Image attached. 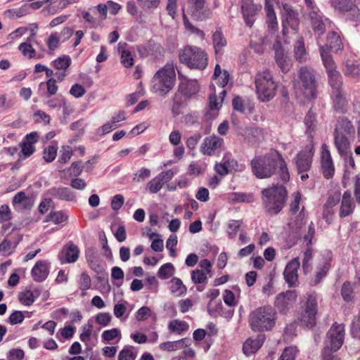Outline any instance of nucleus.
Masks as SVG:
<instances>
[{
  "mask_svg": "<svg viewBox=\"0 0 360 360\" xmlns=\"http://www.w3.org/2000/svg\"><path fill=\"white\" fill-rule=\"evenodd\" d=\"M200 89V86L196 79L183 78L178 86V92L189 98L196 95Z\"/></svg>",
  "mask_w": 360,
  "mask_h": 360,
  "instance_id": "22",
  "label": "nucleus"
},
{
  "mask_svg": "<svg viewBox=\"0 0 360 360\" xmlns=\"http://www.w3.org/2000/svg\"><path fill=\"white\" fill-rule=\"evenodd\" d=\"M189 326L185 321L175 319L171 321L168 324V328L171 332L181 334L182 332L188 330Z\"/></svg>",
  "mask_w": 360,
  "mask_h": 360,
  "instance_id": "40",
  "label": "nucleus"
},
{
  "mask_svg": "<svg viewBox=\"0 0 360 360\" xmlns=\"http://www.w3.org/2000/svg\"><path fill=\"white\" fill-rule=\"evenodd\" d=\"M300 266V263L298 257L294 258L286 265L283 276L289 287L297 285L298 282L297 270Z\"/></svg>",
  "mask_w": 360,
  "mask_h": 360,
  "instance_id": "19",
  "label": "nucleus"
},
{
  "mask_svg": "<svg viewBox=\"0 0 360 360\" xmlns=\"http://www.w3.org/2000/svg\"><path fill=\"white\" fill-rule=\"evenodd\" d=\"M184 339L174 341V342H165L160 345V349L165 351H174L178 349H181L183 347Z\"/></svg>",
  "mask_w": 360,
  "mask_h": 360,
  "instance_id": "53",
  "label": "nucleus"
},
{
  "mask_svg": "<svg viewBox=\"0 0 360 360\" xmlns=\"http://www.w3.org/2000/svg\"><path fill=\"white\" fill-rule=\"evenodd\" d=\"M205 4V0H188V9L193 18L204 20L210 18V10Z\"/></svg>",
  "mask_w": 360,
  "mask_h": 360,
  "instance_id": "13",
  "label": "nucleus"
},
{
  "mask_svg": "<svg viewBox=\"0 0 360 360\" xmlns=\"http://www.w3.org/2000/svg\"><path fill=\"white\" fill-rule=\"evenodd\" d=\"M314 156V147L311 146L309 148H306L300 151L295 159V162L299 174L307 172L311 166L312 158Z\"/></svg>",
  "mask_w": 360,
  "mask_h": 360,
  "instance_id": "17",
  "label": "nucleus"
},
{
  "mask_svg": "<svg viewBox=\"0 0 360 360\" xmlns=\"http://www.w3.org/2000/svg\"><path fill=\"white\" fill-rule=\"evenodd\" d=\"M316 42L319 46L321 57L328 74V82L342 79V77L337 70V66L328 50L323 45L320 44L319 38L316 39Z\"/></svg>",
  "mask_w": 360,
  "mask_h": 360,
  "instance_id": "12",
  "label": "nucleus"
},
{
  "mask_svg": "<svg viewBox=\"0 0 360 360\" xmlns=\"http://www.w3.org/2000/svg\"><path fill=\"white\" fill-rule=\"evenodd\" d=\"M179 60L192 69L204 70L207 65V54L201 48L186 46L179 51Z\"/></svg>",
  "mask_w": 360,
  "mask_h": 360,
  "instance_id": "7",
  "label": "nucleus"
},
{
  "mask_svg": "<svg viewBox=\"0 0 360 360\" xmlns=\"http://www.w3.org/2000/svg\"><path fill=\"white\" fill-rule=\"evenodd\" d=\"M16 99L14 96L1 95L0 96V110L8 111L16 104Z\"/></svg>",
  "mask_w": 360,
  "mask_h": 360,
  "instance_id": "42",
  "label": "nucleus"
},
{
  "mask_svg": "<svg viewBox=\"0 0 360 360\" xmlns=\"http://www.w3.org/2000/svg\"><path fill=\"white\" fill-rule=\"evenodd\" d=\"M276 312L271 306L257 308L250 314L249 321L255 331L271 330L275 326Z\"/></svg>",
  "mask_w": 360,
  "mask_h": 360,
  "instance_id": "4",
  "label": "nucleus"
},
{
  "mask_svg": "<svg viewBox=\"0 0 360 360\" xmlns=\"http://www.w3.org/2000/svg\"><path fill=\"white\" fill-rule=\"evenodd\" d=\"M150 174V169L146 167H141L138 172L133 174L132 180L138 183L142 182L149 178Z\"/></svg>",
  "mask_w": 360,
  "mask_h": 360,
  "instance_id": "56",
  "label": "nucleus"
},
{
  "mask_svg": "<svg viewBox=\"0 0 360 360\" xmlns=\"http://www.w3.org/2000/svg\"><path fill=\"white\" fill-rule=\"evenodd\" d=\"M255 84L260 101L268 102L275 96L278 85L269 70L259 72L255 75Z\"/></svg>",
  "mask_w": 360,
  "mask_h": 360,
  "instance_id": "6",
  "label": "nucleus"
},
{
  "mask_svg": "<svg viewBox=\"0 0 360 360\" xmlns=\"http://www.w3.org/2000/svg\"><path fill=\"white\" fill-rule=\"evenodd\" d=\"M342 72L347 77L358 78L360 75V63L354 60H347L343 64Z\"/></svg>",
  "mask_w": 360,
  "mask_h": 360,
  "instance_id": "31",
  "label": "nucleus"
},
{
  "mask_svg": "<svg viewBox=\"0 0 360 360\" xmlns=\"http://www.w3.org/2000/svg\"><path fill=\"white\" fill-rule=\"evenodd\" d=\"M265 336L263 334L258 335L256 338H249L243 344V350L247 355L256 352L263 345Z\"/></svg>",
  "mask_w": 360,
  "mask_h": 360,
  "instance_id": "28",
  "label": "nucleus"
},
{
  "mask_svg": "<svg viewBox=\"0 0 360 360\" xmlns=\"http://www.w3.org/2000/svg\"><path fill=\"white\" fill-rule=\"evenodd\" d=\"M79 254L78 247L74 243H70L63 247L58 257L61 263H73L77 260Z\"/></svg>",
  "mask_w": 360,
  "mask_h": 360,
  "instance_id": "25",
  "label": "nucleus"
},
{
  "mask_svg": "<svg viewBox=\"0 0 360 360\" xmlns=\"http://www.w3.org/2000/svg\"><path fill=\"white\" fill-rule=\"evenodd\" d=\"M111 315L106 312L98 313L95 318L96 322L102 326H107L111 321Z\"/></svg>",
  "mask_w": 360,
  "mask_h": 360,
  "instance_id": "63",
  "label": "nucleus"
},
{
  "mask_svg": "<svg viewBox=\"0 0 360 360\" xmlns=\"http://www.w3.org/2000/svg\"><path fill=\"white\" fill-rule=\"evenodd\" d=\"M176 73L173 63H167L160 69L152 79L153 89L162 96L166 95L174 86Z\"/></svg>",
  "mask_w": 360,
  "mask_h": 360,
  "instance_id": "5",
  "label": "nucleus"
},
{
  "mask_svg": "<svg viewBox=\"0 0 360 360\" xmlns=\"http://www.w3.org/2000/svg\"><path fill=\"white\" fill-rule=\"evenodd\" d=\"M263 130L259 127L246 128L243 136L245 139L251 144H255L263 138Z\"/></svg>",
  "mask_w": 360,
  "mask_h": 360,
  "instance_id": "37",
  "label": "nucleus"
},
{
  "mask_svg": "<svg viewBox=\"0 0 360 360\" xmlns=\"http://www.w3.org/2000/svg\"><path fill=\"white\" fill-rule=\"evenodd\" d=\"M71 59L68 56L59 57L52 62V65L58 70L66 71L70 67Z\"/></svg>",
  "mask_w": 360,
  "mask_h": 360,
  "instance_id": "47",
  "label": "nucleus"
},
{
  "mask_svg": "<svg viewBox=\"0 0 360 360\" xmlns=\"http://www.w3.org/2000/svg\"><path fill=\"white\" fill-rule=\"evenodd\" d=\"M300 84L305 97L314 98L316 92V82L314 70L307 67H302L299 71Z\"/></svg>",
  "mask_w": 360,
  "mask_h": 360,
  "instance_id": "10",
  "label": "nucleus"
},
{
  "mask_svg": "<svg viewBox=\"0 0 360 360\" xmlns=\"http://www.w3.org/2000/svg\"><path fill=\"white\" fill-rule=\"evenodd\" d=\"M275 54V58L278 66L283 72H288L292 65L291 60L282 50L276 49Z\"/></svg>",
  "mask_w": 360,
  "mask_h": 360,
  "instance_id": "38",
  "label": "nucleus"
},
{
  "mask_svg": "<svg viewBox=\"0 0 360 360\" xmlns=\"http://www.w3.org/2000/svg\"><path fill=\"white\" fill-rule=\"evenodd\" d=\"M243 224L242 220H230L227 223L226 233L229 239H234L237 235V233L240 227Z\"/></svg>",
  "mask_w": 360,
  "mask_h": 360,
  "instance_id": "43",
  "label": "nucleus"
},
{
  "mask_svg": "<svg viewBox=\"0 0 360 360\" xmlns=\"http://www.w3.org/2000/svg\"><path fill=\"white\" fill-rule=\"evenodd\" d=\"M312 250L310 248H307L304 252L303 259H302V269L304 274H307L310 269L311 264L310 262L312 259Z\"/></svg>",
  "mask_w": 360,
  "mask_h": 360,
  "instance_id": "61",
  "label": "nucleus"
},
{
  "mask_svg": "<svg viewBox=\"0 0 360 360\" xmlns=\"http://www.w3.org/2000/svg\"><path fill=\"white\" fill-rule=\"evenodd\" d=\"M68 215L63 211L51 212L46 217V221H52L55 224H59L68 220Z\"/></svg>",
  "mask_w": 360,
  "mask_h": 360,
  "instance_id": "46",
  "label": "nucleus"
},
{
  "mask_svg": "<svg viewBox=\"0 0 360 360\" xmlns=\"http://www.w3.org/2000/svg\"><path fill=\"white\" fill-rule=\"evenodd\" d=\"M297 294L295 290H287L278 294L275 300V307L281 313L285 314L296 301Z\"/></svg>",
  "mask_w": 360,
  "mask_h": 360,
  "instance_id": "18",
  "label": "nucleus"
},
{
  "mask_svg": "<svg viewBox=\"0 0 360 360\" xmlns=\"http://www.w3.org/2000/svg\"><path fill=\"white\" fill-rule=\"evenodd\" d=\"M127 43L120 42L117 45L118 52L121 56V63L126 68H129L134 65V58L131 51L127 49Z\"/></svg>",
  "mask_w": 360,
  "mask_h": 360,
  "instance_id": "34",
  "label": "nucleus"
},
{
  "mask_svg": "<svg viewBox=\"0 0 360 360\" xmlns=\"http://www.w3.org/2000/svg\"><path fill=\"white\" fill-rule=\"evenodd\" d=\"M294 55L297 60L304 62L307 58V53L302 38L299 39L294 45Z\"/></svg>",
  "mask_w": 360,
  "mask_h": 360,
  "instance_id": "39",
  "label": "nucleus"
},
{
  "mask_svg": "<svg viewBox=\"0 0 360 360\" xmlns=\"http://www.w3.org/2000/svg\"><path fill=\"white\" fill-rule=\"evenodd\" d=\"M258 8V6L254 4L252 0H242L241 11L245 23L248 27L252 26Z\"/></svg>",
  "mask_w": 360,
  "mask_h": 360,
  "instance_id": "24",
  "label": "nucleus"
},
{
  "mask_svg": "<svg viewBox=\"0 0 360 360\" xmlns=\"http://www.w3.org/2000/svg\"><path fill=\"white\" fill-rule=\"evenodd\" d=\"M18 49L25 57L33 58L36 56L35 49L27 41L20 44Z\"/></svg>",
  "mask_w": 360,
  "mask_h": 360,
  "instance_id": "51",
  "label": "nucleus"
},
{
  "mask_svg": "<svg viewBox=\"0 0 360 360\" xmlns=\"http://www.w3.org/2000/svg\"><path fill=\"white\" fill-rule=\"evenodd\" d=\"M222 139L216 136H211L205 138L200 146V152L206 155H213L221 147Z\"/></svg>",
  "mask_w": 360,
  "mask_h": 360,
  "instance_id": "23",
  "label": "nucleus"
},
{
  "mask_svg": "<svg viewBox=\"0 0 360 360\" xmlns=\"http://www.w3.org/2000/svg\"><path fill=\"white\" fill-rule=\"evenodd\" d=\"M309 16L314 33L317 34L319 36L324 34L326 32V22L323 20L320 10L318 8L317 11L313 10L309 11Z\"/></svg>",
  "mask_w": 360,
  "mask_h": 360,
  "instance_id": "26",
  "label": "nucleus"
},
{
  "mask_svg": "<svg viewBox=\"0 0 360 360\" xmlns=\"http://www.w3.org/2000/svg\"><path fill=\"white\" fill-rule=\"evenodd\" d=\"M297 352V348L295 347H286L280 356L279 360H295Z\"/></svg>",
  "mask_w": 360,
  "mask_h": 360,
  "instance_id": "62",
  "label": "nucleus"
},
{
  "mask_svg": "<svg viewBox=\"0 0 360 360\" xmlns=\"http://www.w3.org/2000/svg\"><path fill=\"white\" fill-rule=\"evenodd\" d=\"M163 186L164 184L158 177V176H156L148 182L146 185V188L149 191L150 193H157L162 189Z\"/></svg>",
  "mask_w": 360,
  "mask_h": 360,
  "instance_id": "52",
  "label": "nucleus"
},
{
  "mask_svg": "<svg viewBox=\"0 0 360 360\" xmlns=\"http://www.w3.org/2000/svg\"><path fill=\"white\" fill-rule=\"evenodd\" d=\"M340 192H335L330 194L323 207V217L327 221L329 215L332 214V208L337 205L340 201Z\"/></svg>",
  "mask_w": 360,
  "mask_h": 360,
  "instance_id": "36",
  "label": "nucleus"
},
{
  "mask_svg": "<svg viewBox=\"0 0 360 360\" xmlns=\"http://www.w3.org/2000/svg\"><path fill=\"white\" fill-rule=\"evenodd\" d=\"M171 292L178 296L182 295L186 293L187 288L184 285L182 281L179 278H173L171 280Z\"/></svg>",
  "mask_w": 360,
  "mask_h": 360,
  "instance_id": "41",
  "label": "nucleus"
},
{
  "mask_svg": "<svg viewBox=\"0 0 360 360\" xmlns=\"http://www.w3.org/2000/svg\"><path fill=\"white\" fill-rule=\"evenodd\" d=\"M132 346H125L118 354V360H135L136 354L133 351Z\"/></svg>",
  "mask_w": 360,
  "mask_h": 360,
  "instance_id": "50",
  "label": "nucleus"
},
{
  "mask_svg": "<svg viewBox=\"0 0 360 360\" xmlns=\"http://www.w3.org/2000/svg\"><path fill=\"white\" fill-rule=\"evenodd\" d=\"M321 165L324 177L331 178L335 172V167L329 148L326 143L321 145Z\"/></svg>",
  "mask_w": 360,
  "mask_h": 360,
  "instance_id": "15",
  "label": "nucleus"
},
{
  "mask_svg": "<svg viewBox=\"0 0 360 360\" xmlns=\"http://www.w3.org/2000/svg\"><path fill=\"white\" fill-rule=\"evenodd\" d=\"M355 208V204L354 203L351 192L347 191L344 193L341 201V205L340 208L339 215L343 218L352 214Z\"/></svg>",
  "mask_w": 360,
  "mask_h": 360,
  "instance_id": "27",
  "label": "nucleus"
},
{
  "mask_svg": "<svg viewBox=\"0 0 360 360\" xmlns=\"http://www.w3.org/2000/svg\"><path fill=\"white\" fill-rule=\"evenodd\" d=\"M327 50L329 49L334 51H338L343 49V44L340 36L336 32H330L327 35V44L324 46Z\"/></svg>",
  "mask_w": 360,
  "mask_h": 360,
  "instance_id": "35",
  "label": "nucleus"
},
{
  "mask_svg": "<svg viewBox=\"0 0 360 360\" xmlns=\"http://www.w3.org/2000/svg\"><path fill=\"white\" fill-rule=\"evenodd\" d=\"M14 206H19L24 210H30L33 207L34 202L31 198L26 195L23 191L18 192L12 200Z\"/></svg>",
  "mask_w": 360,
  "mask_h": 360,
  "instance_id": "32",
  "label": "nucleus"
},
{
  "mask_svg": "<svg viewBox=\"0 0 360 360\" xmlns=\"http://www.w3.org/2000/svg\"><path fill=\"white\" fill-rule=\"evenodd\" d=\"M304 124L307 128V133L309 135H311V134L315 131L316 127L315 115L312 113L311 110H309L305 116Z\"/></svg>",
  "mask_w": 360,
  "mask_h": 360,
  "instance_id": "48",
  "label": "nucleus"
},
{
  "mask_svg": "<svg viewBox=\"0 0 360 360\" xmlns=\"http://www.w3.org/2000/svg\"><path fill=\"white\" fill-rule=\"evenodd\" d=\"M283 32H285L287 26L296 30L299 26L298 14L290 6L285 4L282 9Z\"/></svg>",
  "mask_w": 360,
  "mask_h": 360,
  "instance_id": "20",
  "label": "nucleus"
},
{
  "mask_svg": "<svg viewBox=\"0 0 360 360\" xmlns=\"http://www.w3.org/2000/svg\"><path fill=\"white\" fill-rule=\"evenodd\" d=\"M52 96H46L44 104L51 109H60L65 105V101L62 96L51 97Z\"/></svg>",
  "mask_w": 360,
  "mask_h": 360,
  "instance_id": "44",
  "label": "nucleus"
},
{
  "mask_svg": "<svg viewBox=\"0 0 360 360\" xmlns=\"http://www.w3.org/2000/svg\"><path fill=\"white\" fill-rule=\"evenodd\" d=\"M317 297L315 294H309L307 301L297 313V319L302 326L313 328L316 323Z\"/></svg>",
  "mask_w": 360,
  "mask_h": 360,
  "instance_id": "8",
  "label": "nucleus"
},
{
  "mask_svg": "<svg viewBox=\"0 0 360 360\" xmlns=\"http://www.w3.org/2000/svg\"><path fill=\"white\" fill-rule=\"evenodd\" d=\"M356 129L352 122L347 117L339 116L334 125L333 143L338 153H343L350 148V138L354 136Z\"/></svg>",
  "mask_w": 360,
  "mask_h": 360,
  "instance_id": "2",
  "label": "nucleus"
},
{
  "mask_svg": "<svg viewBox=\"0 0 360 360\" xmlns=\"http://www.w3.org/2000/svg\"><path fill=\"white\" fill-rule=\"evenodd\" d=\"M51 264L46 260L37 261L31 270V275L35 282H43L49 274Z\"/></svg>",
  "mask_w": 360,
  "mask_h": 360,
  "instance_id": "21",
  "label": "nucleus"
},
{
  "mask_svg": "<svg viewBox=\"0 0 360 360\" xmlns=\"http://www.w3.org/2000/svg\"><path fill=\"white\" fill-rule=\"evenodd\" d=\"M330 269V264L328 262H325L322 265L317 267V271L315 278L313 281L314 285H317L324 278Z\"/></svg>",
  "mask_w": 360,
  "mask_h": 360,
  "instance_id": "49",
  "label": "nucleus"
},
{
  "mask_svg": "<svg viewBox=\"0 0 360 360\" xmlns=\"http://www.w3.org/2000/svg\"><path fill=\"white\" fill-rule=\"evenodd\" d=\"M191 276L194 284L205 283L207 280L206 273L198 269L192 271Z\"/></svg>",
  "mask_w": 360,
  "mask_h": 360,
  "instance_id": "54",
  "label": "nucleus"
},
{
  "mask_svg": "<svg viewBox=\"0 0 360 360\" xmlns=\"http://www.w3.org/2000/svg\"><path fill=\"white\" fill-rule=\"evenodd\" d=\"M341 295L345 301H350L354 297L353 288L349 282H345L342 286Z\"/></svg>",
  "mask_w": 360,
  "mask_h": 360,
  "instance_id": "58",
  "label": "nucleus"
},
{
  "mask_svg": "<svg viewBox=\"0 0 360 360\" xmlns=\"http://www.w3.org/2000/svg\"><path fill=\"white\" fill-rule=\"evenodd\" d=\"M278 0H265V10L266 12V22L268 27L272 32L278 28V22L274 9V4H277Z\"/></svg>",
  "mask_w": 360,
  "mask_h": 360,
  "instance_id": "29",
  "label": "nucleus"
},
{
  "mask_svg": "<svg viewBox=\"0 0 360 360\" xmlns=\"http://www.w3.org/2000/svg\"><path fill=\"white\" fill-rule=\"evenodd\" d=\"M175 273V268L172 263H166L160 266L158 276L161 279H167Z\"/></svg>",
  "mask_w": 360,
  "mask_h": 360,
  "instance_id": "45",
  "label": "nucleus"
},
{
  "mask_svg": "<svg viewBox=\"0 0 360 360\" xmlns=\"http://www.w3.org/2000/svg\"><path fill=\"white\" fill-rule=\"evenodd\" d=\"M333 6L340 11L349 12L354 18L360 19V0H330Z\"/></svg>",
  "mask_w": 360,
  "mask_h": 360,
  "instance_id": "14",
  "label": "nucleus"
},
{
  "mask_svg": "<svg viewBox=\"0 0 360 360\" xmlns=\"http://www.w3.org/2000/svg\"><path fill=\"white\" fill-rule=\"evenodd\" d=\"M263 205L271 214H276L285 203L287 191L283 185L276 184L262 191Z\"/></svg>",
  "mask_w": 360,
  "mask_h": 360,
  "instance_id": "3",
  "label": "nucleus"
},
{
  "mask_svg": "<svg viewBox=\"0 0 360 360\" xmlns=\"http://www.w3.org/2000/svg\"><path fill=\"white\" fill-rule=\"evenodd\" d=\"M49 193L61 200L72 201L75 198V193L67 187H53L49 190Z\"/></svg>",
  "mask_w": 360,
  "mask_h": 360,
  "instance_id": "30",
  "label": "nucleus"
},
{
  "mask_svg": "<svg viewBox=\"0 0 360 360\" xmlns=\"http://www.w3.org/2000/svg\"><path fill=\"white\" fill-rule=\"evenodd\" d=\"M101 336L105 341L110 342L117 337L121 338V333L117 328H112L103 331Z\"/></svg>",
  "mask_w": 360,
  "mask_h": 360,
  "instance_id": "64",
  "label": "nucleus"
},
{
  "mask_svg": "<svg viewBox=\"0 0 360 360\" xmlns=\"http://www.w3.org/2000/svg\"><path fill=\"white\" fill-rule=\"evenodd\" d=\"M252 172L257 179H268L279 168L281 178L286 181L289 179L287 165L281 155L273 150L264 155L255 156L250 162Z\"/></svg>",
  "mask_w": 360,
  "mask_h": 360,
  "instance_id": "1",
  "label": "nucleus"
},
{
  "mask_svg": "<svg viewBox=\"0 0 360 360\" xmlns=\"http://www.w3.org/2000/svg\"><path fill=\"white\" fill-rule=\"evenodd\" d=\"M345 335L343 324L334 323L327 333L324 347H328L330 351L336 352L342 345Z\"/></svg>",
  "mask_w": 360,
  "mask_h": 360,
  "instance_id": "11",
  "label": "nucleus"
},
{
  "mask_svg": "<svg viewBox=\"0 0 360 360\" xmlns=\"http://www.w3.org/2000/svg\"><path fill=\"white\" fill-rule=\"evenodd\" d=\"M35 299L36 297L31 290H25L19 295V300L25 306H30Z\"/></svg>",
  "mask_w": 360,
  "mask_h": 360,
  "instance_id": "55",
  "label": "nucleus"
},
{
  "mask_svg": "<svg viewBox=\"0 0 360 360\" xmlns=\"http://www.w3.org/2000/svg\"><path fill=\"white\" fill-rule=\"evenodd\" d=\"M332 108L335 112L345 113L349 108V96L343 89L342 79L329 83Z\"/></svg>",
  "mask_w": 360,
  "mask_h": 360,
  "instance_id": "9",
  "label": "nucleus"
},
{
  "mask_svg": "<svg viewBox=\"0 0 360 360\" xmlns=\"http://www.w3.org/2000/svg\"><path fill=\"white\" fill-rule=\"evenodd\" d=\"M231 200L234 202H250L253 200V195L244 193H233L231 195Z\"/></svg>",
  "mask_w": 360,
  "mask_h": 360,
  "instance_id": "57",
  "label": "nucleus"
},
{
  "mask_svg": "<svg viewBox=\"0 0 360 360\" xmlns=\"http://www.w3.org/2000/svg\"><path fill=\"white\" fill-rule=\"evenodd\" d=\"M183 22L184 25L185 26V28L191 32V33L195 34L198 36H200V37H204V32L203 31L200 30V29L194 27L188 20L186 15L184 13H183Z\"/></svg>",
  "mask_w": 360,
  "mask_h": 360,
  "instance_id": "60",
  "label": "nucleus"
},
{
  "mask_svg": "<svg viewBox=\"0 0 360 360\" xmlns=\"http://www.w3.org/2000/svg\"><path fill=\"white\" fill-rule=\"evenodd\" d=\"M303 210L304 207H302V211L297 216V219L292 225V229L300 236H303L304 239L310 243L315 233V228L313 222L311 221L307 228V233H304V231L302 229L306 222L303 221L304 217Z\"/></svg>",
  "mask_w": 360,
  "mask_h": 360,
  "instance_id": "16",
  "label": "nucleus"
},
{
  "mask_svg": "<svg viewBox=\"0 0 360 360\" xmlns=\"http://www.w3.org/2000/svg\"><path fill=\"white\" fill-rule=\"evenodd\" d=\"M212 43L217 56H221L224 53V49L227 44L226 39L223 33L217 30L212 34Z\"/></svg>",
  "mask_w": 360,
  "mask_h": 360,
  "instance_id": "33",
  "label": "nucleus"
},
{
  "mask_svg": "<svg viewBox=\"0 0 360 360\" xmlns=\"http://www.w3.org/2000/svg\"><path fill=\"white\" fill-rule=\"evenodd\" d=\"M57 154V148L53 146H49L44 150L43 158L46 162H53Z\"/></svg>",
  "mask_w": 360,
  "mask_h": 360,
  "instance_id": "59",
  "label": "nucleus"
}]
</instances>
